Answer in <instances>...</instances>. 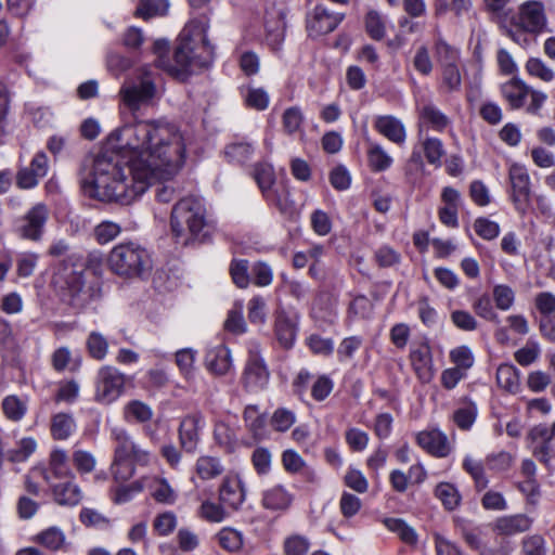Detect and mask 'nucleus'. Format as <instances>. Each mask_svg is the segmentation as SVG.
I'll list each match as a JSON object with an SVG mask.
<instances>
[{
	"mask_svg": "<svg viewBox=\"0 0 555 555\" xmlns=\"http://www.w3.org/2000/svg\"><path fill=\"white\" fill-rule=\"evenodd\" d=\"M274 332L281 346L284 348L293 346L296 338V325L283 310L276 312Z\"/></svg>",
	"mask_w": 555,
	"mask_h": 555,
	"instance_id": "bb28decb",
	"label": "nucleus"
},
{
	"mask_svg": "<svg viewBox=\"0 0 555 555\" xmlns=\"http://www.w3.org/2000/svg\"><path fill=\"white\" fill-rule=\"evenodd\" d=\"M496 383L507 392H517L519 389L518 370L512 364H501L496 370Z\"/></svg>",
	"mask_w": 555,
	"mask_h": 555,
	"instance_id": "72a5a7b5",
	"label": "nucleus"
},
{
	"mask_svg": "<svg viewBox=\"0 0 555 555\" xmlns=\"http://www.w3.org/2000/svg\"><path fill=\"white\" fill-rule=\"evenodd\" d=\"M463 468L474 479L477 491H481L487 488L488 479L485 475V468L481 462L476 461L470 456H466L463 461Z\"/></svg>",
	"mask_w": 555,
	"mask_h": 555,
	"instance_id": "8fccbe9b",
	"label": "nucleus"
},
{
	"mask_svg": "<svg viewBox=\"0 0 555 555\" xmlns=\"http://www.w3.org/2000/svg\"><path fill=\"white\" fill-rule=\"evenodd\" d=\"M33 541L52 552H65L70 546L65 532L57 526L43 529L33 538Z\"/></svg>",
	"mask_w": 555,
	"mask_h": 555,
	"instance_id": "4be33fe9",
	"label": "nucleus"
},
{
	"mask_svg": "<svg viewBox=\"0 0 555 555\" xmlns=\"http://www.w3.org/2000/svg\"><path fill=\"white\" fill-rule=\"evenodd\" d=\"M417 112L421 126L441 132L450 125L449 117L431 102L418 106Z\"/></svg>",
	"mask_w": 555,
	"mask_h": 555,
	"instance_id": "5701e85b",
	"label": "nucleus"
},
{
	"mask_svg": "<svg viewBox=\"0 0 555 555\" xmlns=\"http://www.w3.org/2000/svg\"><path fill=\"white\" fill-rule=\"evenodd\" d=\"M246 491L238 476H227L219 488V501L224 507L237 511L244 503Z\"/></svg>",
	"mask_w": 555,
	"mask_h": 555,
	"instance_id": "f3484780",
	"label": "nucleus"
},
{
	"mask_svg": "<svg viewBox=\"0 0 555 555\" xmlns=\"http://www.w3.org/2000/svg\"><path fill=\"white\" fill-rule=\"evenodd\" d=\"M434 52L439 67H444L453 64H461L460 50L448 43L441 37L435 40Z\"/></svg>",
	"mask_w": 555,
	"mask_h": 555,
	"instance_id": "2f4dec72",
	"label": "nucleus"
},
{
	"mask_svg": "<svg viewBox=\"0 0 555 555\" xmlns=\"http://www.w3.org/2000/svg\"><path fill=\"white\" fill-rule=\"evenodd\" d=\"M205 366L214 375H225L232 367L230 349L224 345L209 349L205 356Z\"/></svg>",
	"mask_w": 555,
	"mask_h": 555,
	"instance_id": "aec40b11",
	"label": "nucleus"
},
{
	"mask_svg": "<svg viewBox=\"0 0 555 555\" xmlns=\"http://www.w3.org/2000/svg\"><path fill=\"white\" fill-rule=\"evenodd\" d=\"M304 121V115L299 107L293 106L283 113L282 124L285 132L294 134L300 130Z\"/></svg>",
	"mask_w": 555,
	"mask_h": 555,
	"instance_id": "0e129e2a",
	"label": "nucleus"
},
{
	"mask_svg": "<svg viewBox=\"0 0 555 555\" xmlns=\"http://www.w3.org/2000/svg\"><path fill=\"white\" fill-rule=\"evenodd\" d=\"M197 28L198 36L203 43L205 56L195 53L194 40L191 37V30L185 27L179 36V41L173 53V60L162 57L157 61V67L162 68L170 76L184 80L192 72L194 66H206L212 56V47L207 39L208 23L199 22Z\"/></svg>",
	"mask_w": 555,
	"mask_h": 555,
	"instance_id": "7ed1b4c3",
	"label": "nucleus"
},
{
	"mask_svg": "<svg viewBox=\"0 0 555 555\" xmlns=\"http://www.w3.org/2000/svg\"><path fill=\"white\" fill-rule=\"evenodd\" d=\"M251 463L258 475H267L271 470V451L264 447L256 448L251 454Z\"/></svg>",
	"mask_w": 555,
	"mask_h": 555,
	"instance_id": "680f3d73",
	"label": "nucleus"
},
{
	"mask_svg": "<svg viewBox=\"0 0 555 555\" xmlns=\"http://www.w3.org/2000/svg\"><path fill=\"white\" fill-rule=\"evenodd\" d=\"M344 17V14L331 12L322 4L315 5L307 15L309 36L318 37L334 31Z\"/></svg>",
	"mask_w": 555,
	"mask_h": 555,
	"instance_id": "ddd939ff",
	"label": "nucleus"
},
{
	"mask_svg": "<svg viewBox=\"0 0 555 555\" xmlns=\"http://www.w3.org/2000/svg\"><path fill=\"white\" fill-rule=\"evenodd\" d=\"M51 436L55 440H66L76 430L74 417L67 413H57L51 420Z\"/></svg>",
	"mask_w": 555,
	"mask_h": 555,
	"instance_id": "473e14b6",
	"label": "nucleus"
},
{
	"mask_svg": "<svg viewBox=\"0 0 555 555\" xmlns=\"http://www.w3.org/2000/svg\"><path fill=\"white\" fill-rule=\"evenodd\" d=\"M450 360L455 364V367L461 369L465 373L475 362L474 354L467 346H460L452 349L450 351Z\"/></svg>",
	"mask_w": 555,
	"mask_h": 555,
	"instance_id": "e2e57ef3",
	"label": "nucleus"
},
{
	"mask_svg": "<svg viewBox=\"0 0 555 555\" xmlns=\"http://www.w3.org/2000/svg\"><path fill=\"white\" fill-rule=\"evenodd\" d=\"M124 416L127 421L144 423L152 418L153 412L146 403L139 400H132L126 404L124 409Z\"/></svg>",
	"mask_w": 555,
	"mask_h": 555,
	"instance_id": "c03bdc74",
	"label": "nucleus"
},
{
	"mask_svg": "<svg viewBox=\"0 0 555 555\" xmlns=\"http://www.w3.org/2000/svg\"><path fill=\"white\" fill-rule=\"evenodd\" d=\"M363 339L360 336H349L344 338L338 348L337 357L340 362H347L353 359L356 352L361 348Z\"/></svg>",
	"mask_w": 555,
	"mask_h": 555,
	"instance_id": "13d9d810",
	"label": "nucleus"
},
{
	"mask_svg": "<svg viewBox=\"0 0 555 555\" xmlns=\"http://www.w3.org/2000/svg\"><path fill=\"white\" fill-rule=\"evenodd\" d=\"M289 503L291 496L281 486L273 487L266 491L262 499L263 506L269 509H283L286 508Z\"/></svg>",
	"mask_w": 555,
	"mask_h": 555,
	"instance_id": "4c0bfd02",
	"label": "nucleus"
},
{
	"mask_svg": "<svg viewBox=\"0 0 555 555\" xmlns=\"http://www.w3.org/2000/svg\"><path fill=\"white\" fill-rule=\"evenodd\" d=\"M414 69L422 76H429L434 69V63L426 44L420 46L412 60Z\"/></svg>",
	"mask_w": 555,
	"mask_h": 555,
	"instance_id": "864d4df0",
	"label": "nucleus"
},
{
	"mask_svg": "<svg viewBox=\"0 0 555 555\" xmlns=\"http://www.w3.org/2000/svg\"><path fill=\"white\" fill-rule=\"evenodd\" d=\"M70 305L83 307L99 295V288L89 281L82 269H73L63 274Z\"/></svg>",
	"mask_w": 555,
	"mask_h": 555,
	"instance_id": "9b49d317",
	"label": "nucleus"
},
{
	"mask_svg": "<svg viewBox=\"0 0 555 555\" xmlns=\"http://www.w3.org/2000/svg\"><path fill=\"white\" fill-rule=\"evenodd\" d=\"M404 175L406 182L412 186H418L422 184L426 176V168L421 151L413 150L410 158L405 164Z\"/></svg>",
	"mask_w": 555,
	"mask_h": 555,
	"instance_id": "7c9ffc66",
	"label": "nucleus"
},
{
	"mask_svg": "<svg viewBox=\"0 0 555 555\" xmlns=\"http://www.w3.org/2000/svg\"><path fill=\"white\" fill-rule=\"evenodd\" d=\"M217 538L220 546L229 552H237L243 546V535L237 530L223 528Z\"/></svg>",
	"mask_w": 555,
	"mask_h": 555,
	"instance_id": "5fc2aeb1",
	"label": "nucleus"
},
{
	"mask_svg": "<svg viewBox=\"0 0 555 555\" xmlns=\"http://www.w3.org/2000/svg\"><path fill=\"white\" fill-rule=\"evenodd\" d=\"M253 177L261 190L263 196L268 201L275 202V196L271 192V188L275 181L273 167L266 163L257 164L253 171Z\"/></svg>",
	"mask_w": 555,
	"mask_h": 555,
	"instance_id": "c85d7f7f",
	"label": "nucleus"
},
{
	"mask_svg": "<svg viewBox=\"0 0 555 555\" xmlns=\"http://www.w3.org/2000/svg\"><path fill=\"white\" fill-rule=\"evenodd\" d=\"M194 469L199 479L210 480L219 477L223 473L224 467L220 459L210 455H202L196 460Z\"/></svg>",
	"mask_w": 555,
	"mask_h": 555,
	"instance_id": "c756f323",
	"label": "nucleus"
},
{
	"mask_svg": "<svg viewBox=\"0 0 555 555\" xmlns=\"http://www.w3.org/2000/svg\"><path fill=\"white\" fill-rule=\"evenodd\" d=\"M477 416V406L475 403L469 402L463 408H460L453 413V422L463 430L472 427Z\"/></svg>",
	"mask_w": 555,
	"mask_h": 555,
	"instance_id": "bf43d9fd",
	"label": "nucleus"
},
{
	"mask_svg": "<svg viewBox=\"0 0 555 555\" xmlns=\"http://www.w3.org/2000/svg\"><path fill=\"white\" fill-rule=\"evenodd\" d=\"M533 519L525 514L499 517L494 522V531L501 535H514L528 531Z\"/></svg>",
	"mask_w": 555,
	"mask_h": 555,
	"instance_id": "412c9836",
	"label": "nucleus"
},
{
	"mask_svg": "<svg viewBox=\"0 0 555 555\" xmlns=\"http://www.w3.org/2000/svg\"><path fill=\"white\" fill-rule=\"evenodd\" d=\"M267 41L274 49H278L285 37V15L281 11L268 12L264 21Z\"/></svg>",
	"mask_w": 555,
	"mask_h": 555,
	"instance_id": "393cba45",
	"label": "nucleus"
},
{
	"mask_svg": "<svg viewBox=\"0 0 555 555\" xmlns=\"http://www.w3.org/2000/svg\"><path fill=\"white\" fill-rule=\"evenodd\" d=\"M521 555H546V541L539 534H530L521 541Z\"/></svg>",
	"mask_w": 555,
	"mask_h": 555,
	"instance_id": "052dcab7",
	"label": "nucleus"
},
{
	"mask_svg": "<svg viewBox=\"0 0 555 555\" xmlns=\"http://www.w3.org/2000/svg\"><path fill=\"white\" fill-rule=\"evenodd\" d=\"M177 516L172 512H164L158 514L153 521V530L160 537H167L177 528Z\"/></svg>",
	"mask_w": 555,
	"mask_h": 555,
	"instance_id": "603ef678",
	"label": "nucleus"
},
{
	"mask_svg": "<svg viewBox=\"0 0 555 555\" xmlns=\"http://www.w3.org/2000/svg\"><path fill=\"white\" fill-rule=\"evenodd\" d=\"M245 426L255 439L264 437L266 417L260 414L257 406L248 405L243 413Z\"/></svg>",
	"mask_w": 555,
	"mask_h": 555,
	"instance_id": "f704fd0d",
	"label": "nucleus"
},
{
	"mask_svg": "<svg viewBox=\"0 0 555 555\" xmlns=\"http://www.w3.org/2000/svg\"><path fill=\"white\" fill-rule=\"evenodd\" d=\"M167 10V0H141L137 7L135 16L149 20L166 14Z\"/></svg>",
	"mask_w": 555,
	"mask_h": 555,
	"instance_id": "a18cd8bd",
	"label": "nucleus"
},
{
	"mask_svg": "<svg viewBox=\"0 0 555 555\" xmlns=\"http://www.w3.org/2000/svg\"><path fill=\"white\" fill-rule=\"evenodd\" d=\"M417 444L436 457H446L451 452L448 437L439 429L433 428L416 435Z\"/></svg>",
	"mask_w": 555,
	"mask_h": 555,
	"instance_id": "a211bd4d",
	"label": "nucleus"
},
{
	"mask_svg": "<svg viewBox=\"0 0 555 555\" xmlns=\"http://www.w3.org/2000/svg\"><path fill=\"white\" fill-rule=\"evenodd\" d=\"M51 476L55 478H73V472L68 462V455L65 450L53 449L49 456V468L44 474V479L51 485Z\"/></svg>",
	"mask_w": 555,
	"mask_h": 555,
	"instance_id": "b1692460",
	"label": "nucleus"
},
{
	"mask_svg": "<svg viewBox=\"0 0 555 555\" xmlns=\"http://www.w3.org/2000/svg\"><path fill=\"white\" fill-rule=\"evenodd\" d=\"M441 86L447 92L460 91L462 86L461 64L440 67Z\"/></svg>",
	"mask_w": 555,
	"mask_h": 555,
	"instance_id": "a19ab883",
	"label": "nucleus"
},
{
	"mask_svg": "<svg viewBox=\"0 0 555 555\" xmlns=\"http://www.w3.org/2000/svg\"><path fill=\"white\" fill-rule=\"evenodd\" d=\"M422 151L428 164L436 168L442 165V158L446 155V150L441 140L434 137H426L422 141Z\"/></svg>",
	"mask_w": 555,
	"mask_h": 555,
	"instance_id": "c9c22d12",
	"label": "nucleus"
},
{
	"mask_svg": "<svg viewBox=\"0 0 555 555\" xmlns=\"http://www.w3.org/2000/svg\"><path fill=\"white\" fill-rule=\"evenodd\" d=\"M204 426V416L198 412L189 414L181 420L178 429L179 442L185 452H195L201 440V431Z\"/></svg>",
	"mask_w": 555,
	"mask_h": 555,
	"instance_id": "4468645a",
	"label": "nucleus"
},
{
	"mask_svg": "<svg viewBox=\"0 0 555 555\" xmlns=\"http://www.w3.org/2000/svg\"><path fill=\"white\" fill-rule=\"evenodd\" d=\"M170 230L176 243L182 246L209 242L214 225L203 199L193 195L179 199L171 210Z\"/></svg>",
	"mask_w": 555,
	"mask_h": 555,
	"instance_id": "f03ea898",
	"label": "nucleus"
},
{
	"mask_svg": "<svg viewBox=\"0 0 555 555\" xmlns=\"http://www.w3.org/2000/svg\"><path fill=\"white\" fill-rule=\"evenodd\" d=\"M2 409L8 418L17 422L26 414L27 405L16 396H8L2 401Z\"/></svg>",
	"mask_w": 555,
	"mask_h": 555,
	"instance_id": "3c124183",
	"label": "nucleus"
},
{
	"mask_svg": "<svg viewBox=\"0 0 555 555\" xmlns=\"http://www.w3.org/2000/svg\"><path fill=\"white\" fill-rule=\"evenodd\" d=\"M198 516L208 522H221L228 517L224 505L205 500L199 508Z\"/></svg>",
	"mask_w": 555,
	"mask_h": 555,
	"instance_id": "de8ad7c7",
	"label": "nucleus"
},
{
	"mask_svg": "<svg viewBox=\"0 0 555 555\" xmlns=\"http://www.w3.org/2000/svg\"><path fill=\"white\" fill-rule=\"evenodd\" d=\"M369 164L375 171H384L392 164V158L379 144H370L367 150Z\"/></svg>",
	"mask_w": 555,
	"mask_h": 555,
	"instance_id": "49530a36",
	"label": "nucleus"
},
{
	"mask_svg": "<svg viewBox=\"0 0 555 555\" xmlns=\"http://www.w3.org/2000/svg\"><path fill=\"white\" fill-rule=\"evenodd\" d=\"M230 274L233 283L240 288H246L249 285L248 261L245 259H234L230 264Z\"/></svg>",
	"mask_w": 555,
	"mask_h": 555,
	"instance_id": "6e6d98bb",
	"label": "nucleus"
},
{
	"mask_svg": "<svg viewBox=\"0 0 555 555\" xmlns=\"http://www.w3.org/2000/svg\"><path fill=\"white\" fill-rule=\"evenodd\" d=\"M509 199L515 210L525 216L531 206V179L526 166L513 163L508 167Z\"/></svg>",
	"mask_w": 555,
	"mask_h": 555,
	"instance_id": "0eeeda50",
	"label": "nucleus"
},
{
	"mask_svg": "<svg viewBox=\"0 0 555 555\" xmlns=\"http://www.w3.org/2000/svg\"><path fill=\"white\" fill-rule=\"evenodd\" d=\"M37 442L34 438L27 437L18 441L16 448L5 452V460L12 463L26 461L36 450Z\"/></svg>",
	"mask_w": 555,
	"mask_h": 555,
	"instance_id": "ea45409f",
	"label": "nucleus"
},
{
	"mask_svg": "<svg viewBox=\"0 0 555 555\" xmlns=\"http://www.w3.org/2000/svg\"><path fill=\"white\" fill-rule=\"evenodd\" d=\"M475 313L486 321L494 324L500 323L499 314L495 312L491 298L488 294H481L472 304Z\"/></svg>",
	"mask_w": 555,
	"mask_h": 555,
	"instance_id": "79ce46f5",
	"label": "nucleus"
},
{
	"mask_svg": "<svg viewBox=\"0 0 555 555\" xmlns=\"http://www.w3.org/2000/svg\"><path fill=\"white\" fill-rule=\"evenodd\" d=\"M296 418L293 410L281 406L272 413L270 425L275 431L285 433L296 423Z\"/></svg>",
	"mask_w": 555,
	"mask_h": 555,
	"instance_id": "37998d69",
	"label": "nucleus"
},
{
	"mask_svg": "<svg viewBox=\"0 0 555 555\" xmlns=\"http://www.w3.org/2000/svg\"><path fill=\"white\" fill-rule=\"evenodd\" d=\"M502 95L513 109L524 106L525 100L529 95V88L519 79L513 78L505 82L502 88Z\"/></svg>",
	"mask_w": 555,
	"mask_h": 555,
	"instance_id": "cd10ccee",
	"label": "nucleus"
},
{
	"mask_svg": "<svg viewBox=\"0 0 555 555\" xmlns=\"http://www.w3.org/2000/svg\"><path fill=\"white\" fill-rule=\"evenodd\" d=\"M126 375L112 365L99 369L95 377L94 398L102 404H111L125 391Z\"/></svg>",
	"mask_w": 555,
	"mask_h": 555,
	"instance_id": "6e6552de",
	"label": "nucleus"
},
{
	"mask_svg": "<svg viewBox=\"0 0 555 555\" xmlns=\"http://www.w3.org/2000/svg\"><path fill=\"white\" fill-rule=\"evenodd\" d=\"M364 27L373 40L380 41L386 36V18L376 10H370L365 14Z\"/></svg>",
	"mask_w": 555,
	"mask_h": 555,
	"instance_id": "e433bc0d",
	"label": "nucleus"
},
{
	"mask_svg": "<svg viewBox=\"0 0 555 555\" xmlns=\"http://www.w3.org/2000/svg\"><path fill=\"white\" fill-rule=\"evenodd\" d=\"M511 25L532 35L543 33L547 25L543 3L537 0L524 2L519 5L517 14L512 16Z\"/></svg>",
	"mask_w": 555,
	"mask_h": 555,
	"instance_id": "1a4fd4ad",
	"label": "nucleus"
},
{
	"mask_svg": "<svg viewBox=\"0 0 555 555\" xmlns=\"http://www.w3.org/2000/svg\"><path fill=\"white\" fill-rule=\"evenodd\" d=\"M374 128L390 142L402 145L406 140V130L403 122L392 115L377 116Z\"/></svg>",
	"mask_w": 555,
	"mask_h": 555,
	"instance_id": "6ab92c4d",
	"label": "nucleus"
},
{
	"mask_svg": "<svg viewBox=\"0 0 555 555\" xmlns=\"http://www.w3.org/2000/svg\"><path fill=\"white\" fill-rule=\"evenodd\" d=\"M269 370L261 357L260 346L256 341L248 345V358L243 372V384L249 390L262 389L269 380Z\"/></svg>",
	"mask_w": 555,
	"mask_h": 555,
	"instance_id": "9d476101",
	"label": "nucleus"
},
{
	"mask_svg": "<svg viewBox=\"0 0 555 555\" xmlns=\"http://www.w3.org/2000/svg\"><path fill=\"white\" fill-rule=\"evenodd\" d=\"M244 100L248 107L257 111L266 109L269 104V95L262 88H247Z\"/></svg>",
	"mask_w": 555,
	"mask_h": 555,
	"instance_id": "338daca9",
	"label": "nucleus"
},
{
	"mask_svg": "<svg viewBox=\"0 0 555 555\" xmlns=\"http://www.w3.org/2000/svg\"><path fill=\"white\" fill-rule=\"evenodd\" d=\"M49 218V209L42 204L33 206L18 221L16 232L22 238L39 242Z\"/></svg>",
	"mask_w": 555,
	"mask_h": 555,
	"instance_id": "f8f14e48",
	"label": "nucleus"
},
{
	"mask_svg": "<svg viewBox=\"0 0 555 555\" xmlns=\"http://www.w3.org/2000/svg\"><path fill=\"white\" fill-rule=\"evenodd\" d=\"M113 273L125 279H144L150 275L153 262L150 253L138 243H120L113 247L107 258Z\"/></svg>",
	"mask_w": 555,
	"mask_h": 555,
	"instance_id": "39448f33",
	"label": "nucleus"
},
{
	"mask_svg": "<svg viewBox=\"0 0 555 555\" xmlns=\"http://www.w3.org/2000/svg\"><path fill=\"white\" fill-rule=\"evenodd\" d=\"M185 163L182 132L163 120H139L113 131L104 150L79 170L83 194L129 205L154 182L179 175Z\"/></svg>",
	"mask_w": 555,
	"mask_h": 555,
	"instance_id": "f257e3e1",
	"label": "nucleus"
},
{
	"mask_svg": "<svg viewBox=\"0 0 555 555\" xmlns=\"http://www.w3.org/2000/svg\"><path fill=\"white\" fill-rule=\"evenodd\" d=\"M51 488L53 499L59 505L75 506L82 499L80 488L72 479L56 485H51Z\"/></svg>",
	"mask_w": 555,
	"mask_h": 555,
	"instance_id": "a878e982",
	"label": "nucleus"
},
{
	"mask_svg": "<svg viewBox=\"0 0 555 555\" xmlns=\"http://www.w3.org/2000/svg\"><path fill=\"white\" fill-rule=\"evenodd\" d=\"M435 495L441 501L443 506L449 509H455L461 503V494L454 485L440 482L435 489Z\"/></svg>",
	"mask_w": 555,
	"mask_h": 555,
	"instance_id": "58836bf2",
	"label": "nucleus"
},
{
	"mask_svg": "<svg viewBox=\"0 0 555 555\" xmlns=\"http://www.w3.org/2000/svg\"><path fill=\"white\" fill-rule=\"evenodd\" d=\"M493 299L495 307L502 311L511 309L515 300L514 291L505 284H499L493 287Z\"/></svg>",
	"mask_w": 555,
	"mask_h": 555,
	"instance_id": "69168bd1",
	"label": "nucleus"
},
{
	"mask_svg": "<svg viewBox=\"0 0 555 555\" xmlns=\"http://www.w3.org/2000/svg\"><path fill=\"white\" fill-rule=\"evenodd\" d=\"M529 438L533 442V455L538 461L550 466L552 457H555V438L547 431L546 424H539L531 428Z\"/></svg>",
	"mask_w": 555,
	"mask_h": 555,
	"instance_id": "2eb2a0df",
	"label": "nucleus"
},
{
	"mask_svg": "<svg viewBox=\"0 0 555 555\" xmlns=\"http://www.w3.org/2000/svg\"><path fill=\"white\" fill-rule=\"evenodd\" d=\"M114 442V456L111 472L117 481L130 479L135 472V465L147 466L152 460V453L143 449L129 433L121 427L111 430Z\"/></svg>",
	"mask_w": 555,
	"mask_h": 555,
	"instance_id": "20e7f679",
	"label": "nucleus"
},
{
	"mask_svg": "<svg viewBox=\"0 0 555 555\" xmlns=\"http://www.w3.org/2000/svg\"><path fill=\"white\" fill-rule=\"evenodd\" d=\"M224 328L235 335L244 334L247 330L246 322L243 317L242 304L230 310L224 322Z\"/></svg>",
	"mask_w": 555,
	"mask_h": 555,
	"instance_id": "4d7b16f0",
	"label": "nucleus"
},
{
	"mask_svg": "<svg viewBox=\"0 0 555 555\" xmlns=\"http://www.w3.org/2000/svg\"><path fill=\"white\" fill-rule=\"evenodd\" d=\"M410 360L413 371L418 380L428 384L434 379L435 367L430 347L427 344L412 348L410 351Z\"/></svg>",
	"mask_w": 555,
	"mask_h": 555,
	"instance_id": "dca6fc26",
	"label": "nucleus"
},
{
	"mask_svg": "<svg viewBox=\"0 0 555 555\" xmlns=\"http://www.w3.org/2000/svg\"><path fill=\"white\" fill-rule=\"evenodd\" d=\"M157 74L150 67L143 66L138 70L135 80L122 86L119 95L122 103L132 112L153 103L157 96Z\"/></svg>",
	"mask_w": 555,
	"mask_h": 555,
	"instance_id": "423d86ee",
	"label": "nucleus"
},
{
	"mask_svg": "<svg viewBox=\"0 0 555 555\" xmlns=\"http://www.w3.org/2000/svg\"><path fill=\"white\" fill-rule=\"evenodd\" d=\"M283 547L286 555H306L310 548V542L304 535L294 534L285 539Z\"/></svg>",
	"mask_w": 555,
	"mask_h": 555,
	"instance_id": "774afa93",
	"label": "nucleus"
},
{
	"mask_svg": "<svg viewBox=\"0 0 555 555\" xmlns=\"http://www.w3.org/2000/svg\"><path fill=\"white\" fill-rule=\"evenodd\" d=\"M91 358L101 361L108 352L107 339L99 332H91L86 341Z\"/></svg>",
	"mask_w": 555,
	"mask_h": 555,
	"instance_id": "09e8293b",
	"label": "nucleus"
}]
</instances>
